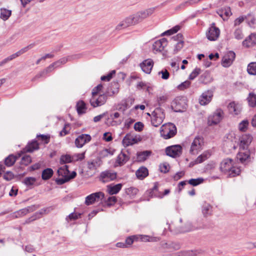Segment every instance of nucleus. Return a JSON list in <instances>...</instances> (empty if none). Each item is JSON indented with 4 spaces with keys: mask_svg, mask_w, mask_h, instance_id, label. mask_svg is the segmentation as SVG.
Returning a JSON list of instances; mask_svg holds the SVG:
<instances>
[{
    "mask_svg": "<svg viewBox=\"0 0 256 256\" xmlns=\"http://www.w3.org/2000/svg\"><path fill=\"white\" fill-rule=\"evenodd\" d=\"M129 158L128 156L124 152H122L120 153L116 159V162L119 166H122L128 160Z\"/></svg>",
    "mask_w": 256,
    "mask_h": 256,
    "instance_id": "obj_28",
    "label": "nucleus"
},
{
    "mask_svg": "<svg viewBox=\"0 0 256 256\" xmlns=\"http://www.w3.org/2000/svg\"><path fill=\"white\" fill-rule=\"evenodd\" d=\"M134 240H137L136 238L134 237V236H129L126 238L125 240V244H126V246H131L133 244Z\"/></svg>",
    "mask_w": 256,
    "mask_h": 256,
    "instance_id": "obj_61",
    "label": "nucleus"
},
{
    "mask_svg": "<svg viewBox=\"0 0 256 256\" xmlns=\"http://www.w3.org/2000/svg\"><path fill=\"white\" fill-rule=\"evenodd\" d=\"M134 237L136 238V240H140L143 242H149L150 236L148 235H135Z\"/></svg>",
    "mask_w": 256,
    "mask_h": 256,
    "instance_id": "obj_51",
    "label": "nucleus"
},
{
    "mask_svg": "<svg viewBox=\"0 0 256 256\" xmlns=\"http://www.w3.org/2000/svg\"><path fill=\"white\" fill-rule=\"evenodd\" d=\"M232 166V160L228 158L224 160L220 164V168L223 172H227Z\"/></svg>",
    "mask_w": 256,
    "mask_h": 256,
    "instance_id": "obj_22",
    "label": "nucleus"
},
{
    "mask_svg": "<svg viewBox=\"0 0 256 256\" xmlns=\"http://www.w3.org/2000/svg\"><path fill=\"white\" fill-rule=\"evenodd\" d=\"M252 138L248 134L242 135L240 138V148L243 150L246 149L249 144L251 143Z\"/></svg>",
    "mask_w": 256,
    "mask_h": 256,
    "instance_id": "obj_18",
    "label": "nucleus"
},
{
    "mask_svg": "<svg viewBox=\"0 0 256 256\" xmlns=\"http://www.w3.org/2000/svg\"><path fill=\"white\" fill-rule=\"evenodd\" d=\"M165 118L164 110L158 107L156 108L152 113L151 123L155 127L159 126Z\"/></svg>",
    "mask_w": 256,
    "mask_h": 256,
    "instance_id": "obj_3",
    "label": "nucleus"
},
{
    "mask_svg": "<svg viewBox=\"0 0 256 256\" xmlns=\"http://www.w3.org/2000/svg\"><path fill=\"white\" fill-rule=\"evenodd\" d=\"M68 127H70V124H64L63 129L60 132V136H64L68 134L69 130H67V128Z\"/></svg>",
    "mask_w": 256,
    "mask_h": 256,
    "instance_id": "obj_62",
    "label": "nucleus"
},
{
    "mask_svg": "<svg viewBox=\"0 0 256 256\" xmlns=\"http://www.w3.org/2000/svg\"><path fill=\"white\" fill-rule=\"evenodd\" d=\"M85 152L75 154L72 156L73 160H82L84 158Z\"/></svg>",
    "mask_w": 256,
    "mask_h": 256,
    "instance_id": "obj_58",
    "label": "nucleus"
},
{
    "mask_svg": "<svg viewBox=\"0 0 256 256\" xmlns=\"http://www.w3.org/2000/svg\"><path fill=\"white\" fill-rule=\"evenodd\" d=\"M20 156V155L14 156L10 154L4 160V164L6 166L9 167L14 165L16 160Z\"/></svg>",
    "mask_w": 256,
    "mask_h": 256,
    "instance_id": "obj_26",
    "label": "nucleus"
},
{
    "mask_svg": "<svg viewBox=\"0 0 256 256\" xmlns=\"http://www.w3.org/2000/svg\"><path fill=\"white\" fill-rule=\"evenodd\" d=\"M250 157L248 152H239L236 156V158L242 163H244Z\"/></svg>",
    "mask_w": 256,
    "mask_h": 256,
    "instance_id": "obj_39",
    "label": "nucleus"
},
{
    "mask_svg": "<svg viewBox=\"0 0 256 256\" xmlns=\"http://www.w3.org/2000/svg\"><path fill=\"white\" fill-rule=\"evenodd\" d=\"M223 112L220 109L216 110L212 114L208 117V124L211 126L218 124L223 117Z\"/></svg>",
    "mask_w": 256,
    "mask_h": 256,
    "instance_id": "obj_4",
    "label": "nucleus"
},
{
    "mask_svg": "<svg viewBox=\"0 0 256 256\" xmlns=\"http://www.w3.org/2000/svg\"><path fill=\"white\" fill-rule=\"evenodd\" d=\"M12 14V11L4 8H0V18L4 20H7Z\"/></svg>",
    "mask_w": 256,
    "mask_h": 256,
    "instance_id": "obj_38",
    "label": "nucleus"
},
{
    "mask_svg": "<svg viewBox=\"0 0 256 256\" xmlns=\"http://www.w3.org/2000/svg\"><path fill=\"white\" fill-rule=\"evenodd\" d=\"M142 20L139 12L135 14L126 18L124 20L118 24L116 28V30H120L130 26L134 25Z\"/></svg>",
    "mask_w": 256,
    "mask_h": 256,
    "instance_id": "obj_2",
    "label": "nucleus"
},
{
    "mask_svg": "<svg viewBox=\"0 0 256 256\" xmlns=\"http://www.w3.org/2000/svg\"><path fill=\"white\" fill-rule=\"evenodd\" d=\"M217 13L224 20L227 19L232 14L230 8L229 7L222 8L218 10Z\"/></svg>",
    "mask_w": 256,
    "mask_h": 256,
    "instance_id": "obj_23",
    "label": "nucleus"
},
{
    "mask_svg": "<svg viewBox=\"0 0 256 256\" xmlns=\"http://www.w3.org/2000/svg\"><path fill=\"white\" fill-rule=\"evenodd\" d=\"M112 85L114 88H112L111 87L108 88L107 92L108 94L110 96L117 94L118 92V82H114L112 84Z\"/></svg>",
    "mask_w": 256,
    "mask_h": 256,
    "instance_id": "obj_40",
    "label": "nucleus"
},
{
    "mask_svg": "<svg viewBox=\"0 0 256 256\" xmlns=\"http://www.w3.org/2000/svg\"><path fill=\"white\" fill-rule=\"evenodd\" d=\"M213 96V92L208 90L203 92L199 98V103L202 106L208 104L212 100Z\"/></svg>",
    "mask_w": 256,
    "mask_h": 256,
    "instance_id": "obj_12",
    "label": "nucleus"
},
{
    "mask_svg": "<svg viewBox=\"0 0 256 256\" xmlns=\"http://www.w3.org/2000/svg\"><path fill=\"white\" fill-rule=\"evenodd\" d=\"M236 54L232 51H229L223 57L222 60V65L227 68L230 66L235 59Z\"/></svg>",
    "mask_w": 256,
    "mask_h": 256,
    "instance_id": "obj_13",
    "label": "nucleus"
},
{
    "mask_svg": "<svg viewBox=\"0 0 256 256\" xmlns=\"http://www.w3.org/2000/svg\"><path fill=\"white\" fill-rule=\"evenodd\" d=\"M76 176V172L73 171L69 176L62 177V178H58L56 180V182L58 184L61 185L70 181L71 179L74 178Z\"/></svg>",
    "mask_w": 256,
    "mask_h": 256,
    "instance_id": "obj_24",
    "label": "nucleus"
},
{
    "mask_svg": "<svg viewBox=\"0 0 256 256\" xmlns=\"http://www.w3.org/2000/svg\"><path fill=\"white\" fill-rule=\"evenodd\" d=\"M200 70L199 68H196L189 76L190 80H192L200 74Z\"/></svg>",
    "mask_w": 256,
    "mask_h": 256,
    "instance_id": "obj_57",
    "label": "nucleus"
},
{
    "mask_svg": "<svg viewBox=\"0 0 256 256\" xmlns=\"http://www.w3.org/2000/svg\"><path fill=\"white\" fill-rule=\"evenodd\" d=\"M256 44V34H252L242 42L243 46L250 47Z\"/></svg>",
    "mask_w": 256,
    "mask_h": 256,
    "instance_id": "obj_20",
    "label": "nucleus"
},
{
    "mask_svg": "<svg viewBox=\"0 0 256 256\" xmlns=\"http://www.w3.org/2000/svg\"><path fill=\"white\" fill-rule=\"evenodd\" d=\"M39 148L38 144L36 141H33L28 144L26 147V150L27 152H32L34 150H38Z\"/></svg>",
    "mask_w": 256,
    "mask_h": 256,
    "instance_id": "obj_36",
    "label": "nucleus"
},
{
    "mask_svg": "<svg viewBox=\"0 0 256 256\" xmlns=\"http://www.w3.org/2000/svg\"><path fill=\"white\" fill-rule=\"evenodd\" d=\"M91 136L88 134H82L75 140V144L77 148H82L86 143L91 140Z\"/></svg>",
    "mask_w": 256,
    "mask_h": 256,
    "instance_id": "obj_14",
    "label": "nucleus"
},
{
    "mask_svg": "<svg viewBox=\"0 0 256 256\" xmlns=\"http://www.w3.org/2000/svg\"><path fill=\"white\" fill-rule=\"evenodd\" d=\"M104 194L99 192L92 194L86 198L85 204L87 206L93 204L95 202H98L104 198Z\"/></svg>",
    "mask_w": 256,
    "mask_h": 256,
    "instance_id": "obj_8",
    "label": "nucleus"
},
{
    "mask_svg": "<svg viewBox=\"0 0 256 256\" xmlns=\"http://www.w3.org/2000/svg\"><path fill=\"white\" fill-rule=\"evenodd\" d=\"M153 66V60L150 58L144 60L140 64L142 70L146 74H150V72Z\"/></svg>",
    "mask_w": 256,
    "mask_h": 256,
    "instance_id": "obj_19",
    "label": "nucleus"
},
{
    "mask_svg": "<svg viewBox=\"0 0 256 256\" xmlns=\"http://www.w3.org/2000/svg\"><path fill=\"white\" fill-rule=\"evenodd\" d=\"M138 142L137 138L130 134H126L122 140V143L124 146H129Z\"/></svg>",
    "mask_w": 256,
    "mask_h": 256,
    "instance_id": "obj_21",
    "label": "nucleus"
},
{
    "mask_svg": "<svg viewBox=\"0 0 256 256\" xmlns=\"http://www.w3.org/2000/svg\"><path fill=\"white\" fill-rule=\"evenodd\" d=\"M36 182V178L32 177L26 178L24 180V183L26 186H32Z\"/></svg>",
    "mask_w": 256,
    "mask_h": 256,
    "instance_id": "obj_59",
    "label": "nucleus"
},
{
    "mask_svg": "<svg viewBox=\"0 0 256 256\" xmlns=\"http://www.w3.org/2000/svg\"><path fill=\"white\" fill-rule=\"evenodd\" d=\"M228 108L230 112H234L236 114H238L239 113L238 111H237L236 109V106L234 102H230L228 106Z\"/></svg>",
    "mask_w": 256,
    "mask_h": 256,
    "instance_id": "obj_56",
    "label": "nucleus"
},
{
    "mask_svg": "<svg viewBox=\"0 0 256 256\" xmlns=\"http://www.w3.org/2000/svg\"><path fill=\"white\" fill-rule=\"evenodd\" d=\"M170 166L167 163H164L160 165V170L162 172L166 173L169 170Z\"/></svg>",
    "mask_w": 256,
    "mask_h": 256,
    "instance_id": "obj_55",
    "label": "nucleus"
},
{
    "mask_svg": "<svg viewBox=\"0 0 256 256\" xmlns=\"http://www.w3.org/2000/svg\"><path fill=\"white\" fill-rule=\"evenodd\" d=\"M68 59L66 58H60V60L52 63L48 67V70L50 69L54 70V68L60 66L62 64H66Z\"/></svg>",
    "mask_w": 256,
    "mask_h": 256,
    "instance_id": "obj_34",
    "label": "nucleus"
},
{
    "mask_svg": "<svg viewBox=\"0 0 256 256\" xmlns=\"http://www.w3.org/2000/svg\"><path fill=\"white\" fill-rule=\"evenodd\" d=\"M176 126L172 123L163 124L160 129V134L164 139H169L174 137L176 134Z\"/></svg>",
    "mask_w": 256,
    "mask_h": 256,
    "instance_id": "obj_1",
    "label": "nucleus"
},
{
    "mask_svg": "<svg viewBox=\"0 0 256 256\" xmlns=\"http://www.w3.org/2000/svg\"><path fill=\"white\" fill-rule=\"evenodd\" d=\"M204 182V179L201 178H192L188 181V182L190 185L193 186H196L200 184H202Z\"/></svg>",
    "mask_w": 256,
    "mask_h": 256,
    "instance_id": "obj_47",
    "label": "nucleus"
},
{
    "mask_svg": "<svg viewBox=\"0 0 256 256\" xmlns=\"http://www.w3.org/2000/svg\"><path fill=\"white\" fill-rule=\"evenodd\" d=\"M136 176L138 179L142 180L148 174V169L145 167H141L136 172Z\"/></svg>",
    "mask_w": 256,
    "mask_h": 256,
    "instance_id": "obj_27",
    "label": "nucleus"
},
{
    "mask_svg": "<svg viewBox=\"0 0 256 256\" xmlns=\"http://www.w3.org/2000/svg\"><path fill=\"white\" fill-rule=\"evenodd\" d=\"M234 36L237 40L242 39L244 37L242 30L240 28H236L234 32Z\"/></svg>",
    "mask_w": 256,
    "mask_h": 256,
    "instance_id": "obj_54",
    "label": "nucleus"
},
{
    "mask_svg": "<svg viewBox=\"0 0 256 256\" xmlns=\"http://www.w3.org/2000/svg\"><path fill=\"white\" fill-rule=\"evenodd\" d=\"M152 152L150 150H145L138 152L137 154V159L139 162H144L150 155Z\"/></svg>",
    "mask_w": 256,
    "mask_h": 256,
    "instance_id": "obj_30",
    "label": "nucleus"
},
{
    "mask_svg": "<svg viewBox=\"0 0 256 256\" xmlns=\"http://www.w3.org/2000/svg\"><path fill=\"white\" fill-rule=\"evenodd\" d=\"M134 98L132 97H128L122 100L120 104L124 108V110L130 108L134 102Z\"/></svg>",
    "mask_w": 256,
    "mask_h": 256,
    "instance_id": "obj_29",
    "label": "nucleus"
},
{
    "mask_svg": "<svg viewBox=\"0 0 256 256\" xmlns=\"http://www.w3.org/2000/svg\"><path fill=\"white\" fill-rule=\"evenodd\" d=\"M53 173L54 172L52 168H46L42 171V178L44 180H48L52 176Z\"/></svg>",
    "mask_w": 256,
    "mask_h": 256,
    "instance_id": "obj_37",
    "label": "nucleus"
},
{
    "mask_svg": "<svg viewBox=\"0 0 256 256\" xmlns=\"http://www.w3.org/2000/svg\"><path fill=\"white\" fill-rule=\"evenodd\" d=\"M211 154L208 151L204 152L202 154L199 156L195 160V163L200 164L207 160L210 156Z\"/></svg>",
    "mask_w": 256,
    "mask_h": 256,
    "instance_id": "obj_31",
    "label": "nucleus"
},
{
    "mask_svg": "<svg viewBox=\"0 0 256 256\" xmlns=\"http://www.w3.org/2000/svg\"><path fill=\"white\" fill-rule=\"evenodd\" d=\"M220 34V29L216 26L215 23H212L206 32L207 38L210 41H214L218 38Z\"/></svg>",
    "mask_w": 256,
    "mask_h": 256,
    "instance_id": "obj_5",
    "label": "nucleus"
},
{
    "mask_svg": "<svg viewBox=\"0 0 256 256\" xmlns=\"http://www.w3.org/2000/svg\"><path fill=\"white\" fill-rule=\"evenodd\" d=\"M32 162L31 157L28 155L24 156L22 158L21 163L25 166L28 165Z\"/></svg>",
    "mask_w": 256,
    "mask_h": 256,
    "instance_id": "obj_52",
    "label": "nucleus"
},
{
    "mask_svg": "<svg viewBox=\"0 0 256 256\" xmlns=\"http://www.w3.org/2000/svg\"><path fill=\"white\" fill-rule=\"evenodd\" d=\"M172 40L174 42H176L174 46V53L176 54L184 46V41L182 40V35L181 34H178L176 36H173Z\"/></svg>",
    "mask_w": 256,
    "mask_h": 256,
    "instance_id": "obj_15",
    "label": "nucleus"
},
{
    "mask_svg": "<svg viewBox=\"0 0 256 256\" xmlns=\"http://www.w3.org/2000/svg\"><path fill=\"white\" fill-rule=\"evenodd\" d=\"M35 46V43H32L30 44L29 45L27 46L26 47L23 48L20 50H18V52L20 56L22 55V54L25 53L29 50L32 49Z\"/></svg>",
    "mask_w": 256,
    "mask_h": 256,
    "instance_id": "obj_48",
    "label": "nucleus"
},
{
    "mask_svg": "<svg viewBox=\"0 0 256 256\" xmlns=\"http://www.w3.org/2000/svg\"><path fill=\"white\" fill-rule=\"evenodd\" d=\"M248 72L250 75H256V62L249 64L247 68Z\"/></svg>",
    "mask_w": 256,
    "mask_h": 256,
    "instance_id": "obj_43",
    "label": "nucleus"
},
{
    "mask_svg": "<svg viewBox=\"0 0 256 256\" xmlns=\"http://www.w3.org/2000/svg\"><path fill=\"white\" fill-rule=\"evenodd\" d=\"M144 125L141 122H137L134 125V129L138 132H140L142 130Z\"/></svg>",
    "mask_w": 256,
    "mask_h": 256,
    "instance_id": "obj_64",
    "label": "nucleus"
},
{
    "mask_svg": "<svg viewBox=\"0 0 256 256\" xmlns=\"http://www.w3.org/2000/svg\"><path fill=\"white\" fill-rule=\"evenodd\" d=\"M192 226L190 222H188L186 224L185 228H182L180 230L179 232H185L192 230Z\"/></svg>",
    "mask_w": 256,
    "mask_h": 256,
    "instance_id": "obj_60",
    "label": "nucleus"
},
{
    "mask_svg": "<svg viewBox=\"0 0 256 256\" xmlns=\"http://www.w3.org/2000/svg\"><path fill=\"white\" fill-rule=\"evenodd\" d=\"M116 178V174L111 171H105L100 174V178L104 182H107L115 180Z\"/></svg>",
    "mask_w": 256,
    "mask_h": 256,
    "instance_id": "obj_16",
    "label": "nucleus"
},
{
    "mask_svg": "<svg viewBox=\"0 0 256 256\" xmlns=\"http://www.w3.org/2000/svg\"><path fill=\"white\" fill-rule=\"evenodd\" d=\"M167 44L168 42L166 39L165 38H162L156 41L152 45V48L156 52H161L167 46Z\"/></svg>",
    "mask_w": 256,
    "mask_h": 256,
    "instance_id": "obj_17",
    "label": "nucleus"
},
{
    "mask_svg": "<svg viewBox=\"0 0 256 256\" xmlns=\"http://www.w3.org/2000/svg\"><path fill=\"white\" fill-rule=\"evenodd\" d=\"M73 161L72 156L69 154L62 155L60 156V163L64 164L67 163L71 162Z\"/></svg>",
    "mask_w": 256,
    "mask_h": 256,
    "instance_id": "obj_41",
    "label": "nucleus"
},
{
    "mask_svg": "<svg viewBox=\"0 0 256 256\" xmlns=\"http://www.w3.org/2000/svg\"><path fill=\"white\" fill-rule=\"evenodd\" d=\"M52 70V69H50L48 70V67L44 70H42L39 72L36 76V78H44V76L49 72H50Z\"/></svg>",
    "mask_w": 256,
    "mask_h": 256,
    "instance_id": "obj_49",
    "label": "nucleus"
},
{
    "mask_svg": "<svg viewBox=\"0 0 256 256\" xmlns=\"http://www.w3.org/2000/svg\"><path fill=\"white\" fill-rule=\"evenodd\" d=\"M228 172H229V175L230 176L234 177L238 175L240 170L239 168L232 166V168H230V170H228Z\"/></svg>",
    "mask_w": 256,
    "mask_h": 256,
    "instance_id": "obj_46",
    "label": "nucleus"
},
{
    "mask_svg": "<svg viewBox=\"0 0 256 256\" xmlns=\"http://www.w3.org/2000/svg\"><path fill=\"white\" fill-rule=\"evenodd\" d=\"M190 84V81H184L178 86V88L180 90H184L189 87Z\"/></svg>",
    "mask_w": 256,
    "mask_h": 256,
    "instance_id": "obj_53",
    "label": "nucleus"
},
{
    "mask_svg": "<svg viewBox=\"0 0 256 256\" xmlns=\"http://www.w3.org/2000/svg\"><path fill=\"white\" fill-rule=\"evenodd\" d=\"M154 8H150L144 11L140 12L139 13L142 20L146 18L153 14Z\"/></svg>",
    "mask_w": 256,
    "mask_h": 256,
    "instance_id": "obj_42",
    "label": "nucleus"
},
{
    "mask_svg": "<svg viewBox=\"0 0 256 256\" xmlns=\"http://www.w3.org/2000/svg\"><path fill=\"white\" fill-rule=\"evenodd\" d=\"M38 208V206L36 205H32L30 206H28L24 208H22L18 210L12 214V217L14 218H18L20 217L23 216L28 213L32 212L36 210Z\"/></svg>",
    "mask_w": 256,
    "mask_h": 256,
    "instance_id": "obj_10",
    "label": "nucleus"
},
{
    "mask_svg": "<svg viewBox=\"0 0 256 256\" xmlns=\"http://www.w3.org/2000/svg\"><path fill=\"white\" fill-rule=\"evenodd\" d=\"M76 107L78 114H82L86 112V108L85 103L83 101L80 100L78 102Z\"/></svg>",
    "mask_w": 256,
    "mask_h": 256,
    "instance_id": "obj_35",
    "label": "nucleus"
},
{
    "mask_svg": "<svg viewBox=\"0 0 256 256\" xmlns=\"http://www.w3.org/2000/svg\"><path fill=\"white\" fill-rule=\"evenodd\" d=\"M248 106L254 108L256 106V94L254 92H250L246 98Z\"/></svg>",
    "mask_w": 256,
    "mask_h": 256,
    "instance_id": "obj_32",
    "label": "nucleus"
},
{
    "mask_svg": "<svg viewBox=\"0 0 256 256\" xmlns=\"http://www.w3.org/2000/svg\"><path fill=\"white\" fill-rule=\"evenodd\" d=\"M203 144L204 140L200 136L196 137L192 144L190 150V153L192 154H198V152L202 150Z\"/></svg>",
    "mask_w": 256,
    "mask_h": 256,
    "instance_id": "obj_7",
    "label": "nucleus"
},
{
    "mask_svg": "<svg viewBox=\"0 0 256 256\" xmlns=\"http://www.w3.org/2000/svg\"><path fill=\"white\" fill-rule=\"evenodd\" d=\"M70 172L68 166L67 165H64L60 168L58 170V174L62 176V177L69 176L70 174Z\"/></svg>",
    "mask_w": 256,
    "mask_h": 256,
    "instance_id": "obj_33",
    "label": "nucleus"
},
{
    "mask_svg": "<svg viewBox=\"0 0 256 256\" xmlns=\"http://www.w3.org/2000/svg\"><path fill=\"white\" fill-rule=\"evenodd\" d=\"M106 101V96L104 94H92L90 99V103L94 108L100 106L104 104Z\"/></svg>",
    "mask_w": 256,
    "mask_h": 256,
    "instance_id": "obj_6",
    "label": "nucleus"
},
{
    "mask_svg": "<svg viewBox=\"0 0 256 256\" xmlns=\"http://www.w3.org/2000/svg\"><path fill=\"white\" fill-rule=\"evenodd\" d=\"M168 99V97L166 96H160L157 97V101L159 106H160L162 104L165 102Z\"/></svg>",
    "mask_w": 256,
    "mask_h": 256,
    "instance_id": "obj_63",
    "label": "nucleus"
},
{
    "mask_svg": "<svg viewBox=\"0 0 256 256\" xmlns=\"http://www.w3.org/2000/svg\"><path fill=\"white\" fill-rule=\"evenodd\" d=\"M166 152L168 156L176 158L182 154V148L180 145L172 146L166 148Z\"/></svg>",
    "mask_w": 256,
    "mask_h": 256,
    "instance_id": "obj_9",
    "label": "nucleus"
},
{
    "mask_svg": "<svg viewBox=\"0 0 256 256\" xmlns=\"http://www.w3.org/2000/svg\"><path fill=\"white\" fill-rule=\"evenodd\" d=\"M116 74V70H113L106 75L101 76L100 80H110L113 78V76Z\"/></svg>",
    "mask_w": 256,
    "mask_h": 256,
    "instance_id": "obj_50",
    "label": "nucleus"
},
{
    "mask_svg": "<svg viewBox=\"0 0 256 256\" xmlns=\"http://www.w3.org/2000/svg\"><path fill=\"white\" fill-rule=\"evenodd\" d=\"M138 188L134 187H130L126 190V193L130 196L132 197L136 196L138 192Z\"/></svg>",
    "mask_w": 256,
    "mask_h": 256,
    "instance_id": "obj_44",
    "label": "nucleus"
},
{
    "mask_svg": "<svg viewBox=\"0 0 256 256\" xmlns=\"http://www.w3.org/2000/svg\"><path fill=\"white\" fill-rule=\"evenodd\" d=\"M249 122L248 120H244L238 124V129L241 132H246L248 128Z\"/></svg>",
    "mask_w": 256,
    "mask_h": 256,
    "instance_id": "obj_45",
    "label": "nucleus"
},
{
    "mask_svg": "<svg viewBox=\"0 0 256 256\" xmlns=\"http://www.w3.org/2000/svg\"><path fill=\"white\" fill-rule=\"evenodd\" d=\"M122 184H118L114 186L109 185L107 186L108 191L111 194H118L122 189Z\"/></svg>",
    "mask_w": 256,
    "mask_h": 256,
    "instance_id": "obj_25",
    "label": "nucleus"
},
{
    "mask_svg": "<svg viewBox=\"0 0 256 256\" xmlns=\"http://www.w3.org/2000/svg\"><path fill=\"white\" fill-rule=\"evenodd\" d=\"M160 248L164 252H170L172 250H177L180 248V244L174 242H161L160 243Z\"/></svg>",
    "mask_w": 256,
    "mask_h": 256,
    "instance_id": "obj_11",
    "label": "nucleus"
}]
</instances>
